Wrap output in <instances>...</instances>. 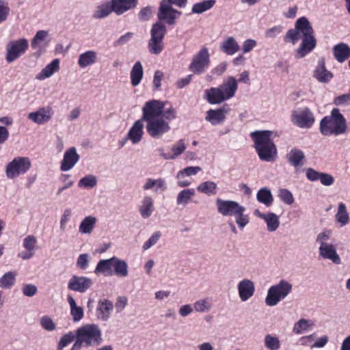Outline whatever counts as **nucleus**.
<instances>
[{
    "label": "nucleus",
    "mask_w": 350,
    "mask_h": 350,
    "mask_svg": "<svg viewBox=\"0 0 350 350\" xmlns=\"http://www.w3.org/2000/svg\"><path fill=\"white\" fill-rule=\"evenodd\" d=\"M229 112V109L221 107L217 109H210L206 112V120L213 125L222 123L226 114Z\"/></svg>",
    "instance_id": "nucleus-25"
},
{
    "label": "nucleus",
    "mask_w": 350,
    "mask_h": 350,
    "mask_svg": "<svg viewBox=\"0 0 350 350\" xmlns=\"http://www.w3.org/2000/svg\"><path fill=\"white\" fill-rule=\"evenodd\" d=\"M23 247L25 249L18 253V258L23 260H29L31 258L38 249V241L34 235H27L23 239Z\"/></svg>",
    "instance_id": "nucleus-17"
},
{
    "label": "nucleus",
    "mask_w": 350,
    "mask_h": 350,
    "mask_svg": "<svg viewBox=\"0 0 350 350\" xmlns=\"http://www.w3.org/2000/svg\"><path fill=\"white\" fill-rule=\"evenodd\" d=\"M16 271H10L5 273L0 278V287L5 289L11 288L16 283Z\"/></svg>",
    "instance_id": "nucleus-42"
},
{
    "label": "nucleus",
    "mask_w": 350,
    "mask_h": 350,
    "mask_svg": "<svg viewBox=\"0 0 350 350\" xmlns=\"http://www.w3.org/2000/svg\"><path fill=\"white\" fill-rule=\"evenodd\" d=\"M113 257L108 259H103L98 261L94 269L96 275L103 274L105 276L113 275Z\"/></svg>",
    "instance_id": "nucleus-34"
},
{
    "label": "nucleus",
    "mask_w": 350,
    "mask_h": 350,
    "mask_svg": "<svg viewBox=\"0 0 350 350\" xmlns=\"http://www.w3.org/2000/svg\"><path fill=\"white\" fill-rule=\"evenodd\" d=\"M180 14L181 12L174 9L167 0H161L157 14L160 23L164 22L167 25H174Z\"/></svg>",
    "instance_id": "nucleus-15"
},
{
    "label": "nucleus",
    "mask_w": 350,
    "mask_h": 350,
    "mask_svg": "<svg viewBox=\"0 0 350 350\" xmlns=\"http://www.w3.org/2000/svg\"><path fill=\"white\" fill-rule=\"evenodd\" d=\"M67 299L70 306V315L72 316L73 321H80L84 315L83 308L77 305L75 300L71 295H68Z\"/></svg>",
    "instance_id": "nucleus-40"
},
{
    "label": "nucleus",
    "mask_w": 350,
    "mask_h": 350,
    "mask_svg": "<svg viewBox=\"0 0 350 350\" xmlns=\"http://www.w3.org/2000/svg\"><path fill=\"white\" fill-rule=\"evenodd\" d=\"M10 11L8 3L5 0H0V24L7 20Z\"/></svg>",
    "instance_id": "nucleus-59"
},
{
    "label": "nucleus",
    "mask_w": 350,
    "mask_h": 350,
    "mask_svg": "<svg viewBox=\"0 0 350 350\" xmlns=\"http://www.w3.org/2000/svg\"><path fill=\"white\" fill-rule=\"evenodd\" d=\"M291 122L299 128L308 129L314 124V117L308 107L298 108L293 111Z\"/></svg>",
    "instance_id": "nucleus-14"
},
{
    "label": "nucleus",
    "mask_w": 350,
    "mask_h": 350,
    "mask_svg": "<svg viewBox=\"0 0 350 350\" xmlns=\"http://www.w3.org/2000/svg\"><path fill=\"white\" fill-rule=\"evenodd\" d=\"M278 197L284 204L291 205L294 202L292 193L287 189H280L278 191Z\"/></svg>",
    "instance_id": "nucleus-54"
},
{
    "label": "nucleus",
    "mask_w": 350,
    "mask_h": 350,
    "mask_svg": "<svg viewBox=\"0 0 350 350\" xmlns=\"http://www.w3.org/2000/svg\"><path fill=\"white\" fill-rule=\"evenodd\" d=\"M60 61L59 59H54L51 63L47 64L36 76V79L40 81L51 77L54 73L59 70Z\"/></svg>",
    "instance_id": "nucleus-29"
},
{
    "label": "nucleus",
    "mask_w": 350,
    "mask_h": 350,
    "mask_svg": "<svg viewBox=\"0 0 350 350\" xmlns=\"http://www.w3.org/2000/svg\"><path fill=\"white\" fill-rule=\"evenodd\" d=\"M334 104L337 106H347L350 105V92L336 96Z\"/></svg>",
    "instance_id": "nucleus-61"
},
{
    "label": "nucleus",
    "mask_w": 350,
    "mask_h": 350,
    "mask_svg": "<svg viewBox=\"0 0 350 350\" xmlns=\"http://www.w3.org/2000/svg\"><path fill=\"white\" fill-rule=\"evenodd\" d=\"M161 237L160 231L154 232L149 239L143 244L142 249L146 251L154 246Z\"/></svg>",
    "instance_id": "nucleus-55"
},
{
    "label": "nucleus",
    "mask_w": 350,
    "mask_h": 350,
    "mask_svg": "<svg viewBox=\"0 0 350 350\" xmlns=\"http://www.w3.org/2000/svg\"><path fill=\"white\" fill-rule=\"evenodd\" d=\"M286 158L291 165L297 167L304 165L303 161L305 159V154L302 150L298 148H293L287 154Z\"/></svg>",
    "instance_id": "nucleus-35"
},
{
    "label": "nucleus",
    "mask_w": 350,
    "mask_h": 350,
    "mask_svg": "<svg viewBox=\"0 0 350 350\" xmlns=\"http://www.w3.org/2000/svg\"><path fill=\"white\" fill-rule=\"evenodd\" d=\"M75 338L76 334H74L72 332H69L66 334L63 335L59 341L57 345V350H62L64 347H67L69 344H70Z\"/></svg>",
    "instance_id": "nucleus-53"
},
{
    "label": "nucleus",
    "mask_w": 350,
    "mask_h": 350,
    "mask_svg": "<svg viewBox=\"0 0 350 350\" xmlns=\"http://www.w3.org/2000/svg\"><path fill=\"white\" fill-rule=\"evenodd\" d=\"M292 291V284L286 280H281L269 288L265 303L269 307L275 306L286 298Z\"/></svg>",
    "instance_id": "nucleus-8"
},
{
    "label": "nucleus",
    "mask_w": 350,
    "mask_h": 350,
    "mask_svg": "<svg viewBox=\"0 0 350 350\" xmlns=\"http://www.w3.org/2000/svg\"><path fill=\"white\" fill-rule=\"evenodd\" d=\"M210 64V54L208 49L203 46L192 57L189 66V70L195 75L204 73Z\"/></svg>",
    "instance_id": "nucleus-12"
},
{
    "label": "nucleus",
    "mask_w": 350,
    "mask_h": 350,
    "mask_svg": "<svg viewBox=\"0 0 350 350\" xmlns=\"http://www.w3.org/2000/svg\"><path fill=\"white\" fill-rule=\"evenodd\" d=\"M256 199L259 202L265 204L267 207L271 206L273 202L271 192L267 187H263L258 190L256 194Z\"/></svg>",
    "instance_id": "nucleus-46"
},
{
    "label": "nucleus",
    "mask_w": 350,
    "mask_h": 350,
    "mask_svg": "<svg viewBox=\"0 0 350 350\" xmlns=\"http://www.w3.org/2000/svg\"><path fill=\"white\" fill-rule=\"evenodd\" d=\"M347 128L346 119L337 108L333 109L330 116L323 118L320 123V131L324 135H341Z\"/></svg>",
    "instance_id": "nucleus-6"
},
{
    "label": "nucleus",
    "mask_w": 350,
    "mask_h": 350,
    "mask_svg": "<svg viewBox=\"0 0 350 350\" xmlns=\"http://www.w3.org/2000/svg\"><path fill=\"white\" fill-rule=\"evenodd\" d=\"M332 231L325 230L319 232L316 238V243L319 245V255L324 260H329L336 265L341 263V258L336 246L329 243Z\"/></svg>",
    "instance_id": "nucleus-7"
},
{
    "label": "nucleus",
    "mask_w": 350,
    "mask_h": 350,
    "mask_svg": "<svg viewBox=\"0 0 350 350\" xmlns=\"http://www.w3.org/2000/svg\"><path fill=\"white\" fill-rule=\"evenodd\" d=\"M113 12V7L111 1L104 4L100 5L94 12L92 17L95 19H100L108 16Z\"/></svg>",
    "instance_id": "nucleus-45"
},
{
    "label": "nucleus",
    "mask_w": 350,
    "mask_h": 350,
    "mask_svg": "<svg viewBox=\"0 0 350 350\" xmlns=\"http://www.w3.org/2000/svg\"><path fill=\"white\" fill-rule=\"evenodd\" d=\"M212 308L211 299L208 297L197 300L193 304L194 310L197 312H206Z\"/></svg>",
    "instance_id": "nucleus-49"
},
{
    "label": "nucleus",
    "mask_w": 350,
    "mask_h": 350,
    "mask_svg": "<svg viewBox=\"0 0 350 350\" xmlns=\"http://www.w3.org/2000/svg\"><path fill=\"white\" fill-rule=\"evenodd\" d=\"M282 31V27L280 25L274 26L271 28L268 29L265 33V36L267 38H275L278 36Z\"/></svg>",
    "instance_id": "nucleus-64"
},
{
    "label": "nucleus",
    "mask_w": 350,
    "mask_h": 350,
    "mask_svg": "<svg viewBox=\"0 0 350 350\" xmlns=\"http://www.w3.org/2000/svg\"><path fill=\"white\" fill-rule=\"evenodd\" d=\"M285 39L293 44H295L299 40H301V43L295 53V57L298 59L305 57L317 46L313 27L305 16L297 20L295 28L286 32Z\"/></svg>",
    "instance_id": "nucleus-2"
},
{
    "label": "nucleus",
    "mask_w": 350,
    "mask_h": 350,
    "mask_svg": "<svg viewBox=\"0 0 350 350\" xmlns=\"http://www.w3.org/2000/svg\"><path fill=\"white\" fill-rule=\"evenodd\" d=\"M254 215L263 219L267 225V228L269 232H275L280 226V219L275 213L269 212L267 213H262L258 209L254 212Z\"/></svg>",
    "instance_id": "nucleus-23"
},
{
    "label": "nucleus",
    "mask_w": 350,
    "mask_h": 350,
    "mask_svg": "<svg viewBox=\"0 0 350 350\" xmlns=\"http://www.w3.org/2000/svg\"><path fill=\"white\" fill-rule=\"evenodd\" d=\"M237 89V80L234 77H228L219 87L206 90V98L211 105L220 104L234 97Z\"/></svg>",
    "instance_id": "nucleus-5"
},
{
    "label": "nucleus",
    "mask_w": 350,
    "mask_h": 350,
    "mask_svg": "<svg viewBox=\"0 0 350 350\" xmlns=\"http://www.w3.org/2000/svg\"><path fill=\"white\" fill-rule=\"evenodd\" d=\"M333 55L337 62L342 63L350 57V47L344 42L337 44L333 47Z\"/></svg>",
    "instance_id": "nucleus-30"
},
{
    "label": "nucleus",
    "mask_w": 350,
    "mask_h": 350,
    "mask_svg": "<svg viewBox=\"0 0 350 350\" xmlns=\"http://www.w3.org/2000/svg\"><path fill=\"white\" fill-rule=\"evenodd\" d=\"M215 205L218 213L222 216H234L235 221L240 228H243L248 224L249 217L245 214L246 208L237 201L217 198Z\"/></svg>",
    "instance_id": "nucleus-4"
},
{
    "label": "nucleus",
    "mask_w": 350,
    "mask_h": 350,
    "mask_svg": "<svg viewBox=\"0 0 350 350\" xmlns=\"http://www.w3.org/2000/svg\"><path fill=\"white\" fill-rule=\"evenodd\" d=\"M80 159L75 147H71L66 150L64 154L61 162L60 170L62 172H68L72 170Z\"/></svg>",
    "instance_id": "nucleus-19"
},
{
    "label": "nucleus",
    "mask_w": 350,
    "mask_h": 350,
    "mask_svg": "<svg viewBox=\"0 0 350 350\" xmlns=\"http://www.w3.org/2000/svg\"><path fill=\"white\" fill-rule=\"evenodd\" d=\"M202 170L199 166H189L178 172L176 174L177 179H183L185 176H191L197 174Z\"/></svg>",
    "instance_id": "nucleus-52"
},
{
    "label": "nucleus",
    "mask_w": 350,
    "mask_h": 350,
    "mask_svg": "<svg viewBox=\"0 0 350 350\" xmlns=\"http://www.w3.org/2000/svg\"><path fill=\"white\" fill-rule=\"evenodd\" d=\"M313 323L305 319H301L296 322L293 327V331L296 334H302L312 329Z\"/></svg>",
    "instance_id": "nucleus-47"
},
{
    "label": "nucleus",
    "mask_w": 350,
    "mask_h": 350,
    "mask_svg": "<svg viewBox=\"0 0 350 350\" xmlns=\"http://www.w3.org/2000/svg\"><path fill=\"white\" fill-rule=\"evenodd\" d=\"M97 185V178L94 175L89 174L78 182V187L80 188L90 189L94 187Z\"/></svg>",
    "instance_id": "nucleus-50"
},
{
    "label": "nucleus",
    "mask_w": 350,
    "mask_h": 350,
    "mask_svg": "<svg viewBox=\"0 0 350 350\" xmlns=\"http://www.w3.org/2000/svg\"><path fill=\"white\" fill-rule=\"evenodd\" d=\"M92 285L93 281L91 278L73 275L68 280V288L72 291L83 293L88 291Z\"/></svg>",
    "instance_id": "nucleus-16"
},
{
    "label": "nucleus",
    "mask_w": 350,
    "mask_h": 350,
    "mask_svg": "<svg viewBox=\"0 0 350 350\" xmlns=\"http://www.w3.org/2000/svg\"><path fill=\"white\" fill-rule=\"evenodd\" d=\"M70 176L69 174H62L60 176V180L62 182L65 183V185L59 187L57 189V195H60L63 191L71 187L73 185L74 182L73 180L69 179Z\"/></svg>",
    "instance_id": "nucleus-60"
},
{
    "label": "nucleus",
    "mask_w": 350,
    "mask_h": 350,
    "mask_svg": "<svg viewBox=\"0 0 350 350\" xmlns=\"http://www.w3.org/2000/svg\"><path fill=\"white\" fill-rule=\"evenodd\" d=\"M144 70L142 63L139 61L136 62L133 66L131 73V83L133 86H137L143 78Z\"/></svg>",
    "instance_id": "nucleus-38"
},
{
    "label": "nucleus",
    "mask_w": 350,
    "mask_h": 350,
    "mask_svg": "<svg viewBox=\"0 0 350 350\" xmlns=\"http://www.w3.org/2000/svg\"><path fill=\"white\" fill-rule=\"evenodd\" d=\"M216 3L215 0H204L193 5L191 12L193 14H201L213 8Z\"/></svg>",
    "instance_id": "nucleus-41"
},
{
    "label": "nucleus",
    "mask_w": 350,
    "mask_h": 350,
    "mask_svg": "<svg viewBox=\"0 0 350 350\" xmlns=\"http://www.w3.org/2000/svg\"><path fill=\"white\" fill-rule=\"evenodd\" d=\"M113 7V12L117 15H122L126 12L135 8L137 0H111Z\"/></svg>",
    "instance_id": "nucleus-28"
},
{
    "label": "nucleus",
    "mask_w": 350,
    "mask_h": 350,
    "mask_svg": "<svg viewBox=\"0 0 350 350\" xmlns=\"http://www.w3.org/2000/svg\"><path fill=\"white\" fill-rule=\"evenodd\" d=\"M145 191L152 190L155 193H161L167 189L165 180L162 178H146L142 187Z\"/></svg>",
    "instance_id": "nucleus-24"
},
{
    "label": "nucleus",
    "mask_w": 350,
    "mask_h": 350,
    "mask_svg": "<svg viewBox=\"0 0 350 350\" xmlns=\"http://www.w3.org/2000/svg\"><path fill=\"white\" fill-rule=\"evenodd\" d=\"M90 256L88 254H80L77 260L76 266L82 270H85L89 265Z\"/></svg>",
    "instance_id": "nucleus-58"
},
{
    "label": "nucleus",
    "mask_w": 350,
    "mask_h": 350,
    "mask_svg": "<svg viewBox=\"0 0 350 350\" xmlns=\"http://www.w3.org/2000/svg\"><path fill=\"white\" fill-rule=\"evenodd\" d=\"M196 195L193 189H185L180 191L176 197V204L183 206H187Z\"/></svg>",
    "instance_id": "nucleus-44"
},
{
    "label": "nucleus",
    "mask_w": 350,
    "mask_h": 350,
    "mask_svg": "<svg viewBox=\"0 0 350 350\" xmlns=\"http://www.w3.org/2000/svg\"><path fill=\"white\" fill-rule=\"evenodd\" d=\"M265 346L269 350H278L280 348V341L276 336L267 334L264 339Z\"/></svg>",
    "instance_id": "nucleus-51"
},
{
    "label": "nucleus",
    "mask_w": 350,
    "mask_h": 350,
    "mask_svg": "<svg viewBox=\"0 0 350 350\" xmlns=\"http://www.w3.org/2000/svg\"><path fill=\"white\" fill-rule=\"evenodd\" d=\"M167 103L152 99L143 106L142 119L137 120L129 129L126 140H131L133 144H138L144 135V124L146 122V131L153 138H159L170 130V122L176 118V111Z\"/></svg>",
    "instance_id": "nucleus-1"
},
{
    "label": "nucleus",
    "mask_w": 350,
    "mask_h": 350,
    "mask_svg": "<svg viewBox=\"0 0 350 350\" xmlns=\"http://www.w3.org/2000/svg\"><path fill=\"white\" fill-rule=\"evenodd\" d=\"M113 308V305L112 301L107 299L99 300L96 308L97 317L102 321H107L110 317Z\"/></svg>",
    "instance_id": "nucleus-27"
},
{
    "label": "nucleus",
    "mask_w": 350,
    "mask_h": 350,
    "mask_svg": "<svg viewBox=\"0 0 350 350\" xmlns=\"http://www.w3.org/2000/svg\"><path fill=\"white\" fill-rule=\"evenodd\" d=\"M72 216V210L69 208H66L62 216L59 221V228L62 231H65L66 229V225L68 222L70 221V217Z\"/></svg>",
    "instance_id": "nucleus-57"
},
{
    "label": "nucleus",
    "mask_w": 350,
    "mask_h": 350,
    "mask_svg": "<svg viewBox=\"0 0 350 350\" xmlns=\"http://www.w3.org/2000/svg\"><path fill=\"white\" fill-rule=\"evenodd\" d=\"M41 327L49 332L54 331L56 328L55 324L51 317L49 316H43L40 319Z\"/></svg>",
    "instance_id": "nucleus-56"
},
{
    "label": "nucleus",
    "mask_w": 350,
    "mask_h": 350,
    "mask_svg": "<svg viewBox=\"0 0 350 350\" xmlns=\"http://www.w3.org/2000/svg\"><path fill=\"white\" fill-rule=\"evenodd\" d=\"M31 167V162L29 157H16L6 165V176L9 179L15 178L26 174Z\"/></svg>",
    "instance_id": "nucleus-10"
},
{
    "label": "nucleus",
    "mask_w": 350,
    "mask_h": 350,
    "mask_svg": "<svg viewBox=\"0 0 350 350\" xmlns=\"http://www.w3.org/2000/svg\"><path fill=\"white\" fill-rule=\"evenodd\" d=\"M314 78L321 83H327L333 77L332 74L325 68L323 60L319 61L314 72Z\"/></svg>",
    "instance_id": "nucleus-33"
},
{
    "label": "nucleus",
    "mask_w": 350,
    "mask_h": 350,
    "mask_svg": "<svg viewBox=\"0 0 350 350\" xmlns=\"http://www.w3.org/2000/svg\"><path fill=\"white\" fill-rule=\"evenodd\" d=\"M220 49L228 55H233L239 51L240 46L235 39L230 36L221 44Z\"/></svg>",
    "instance_id": "nucleus-37"
},
{
    "label": "nucleus",
    "mask_w": 350,
    "mask_h": 350,
    "mask_svg": "<svg viewBox=\"0 0 350 350\" xmlns=\"http://www.w3.org/2000/svg\"><path fill=\"white\" fill-rule=\"evenodd\" d=\"M217 184L211 180L202 183L197 187L198 191L207 196H213L217 193Z\"/></svg>",
    "instance_id": "nucleus-48"
},
{
    "label": "nucleus",
    "mask_w": 350,
    "mask_h": 350,
    "mask_svg": "<svg viewBox=\"0 0 350 350\" xmlns=\"http://www.w3.org/2000/svg\"><path fill=\"white\" fill-rule=\"evenodd\" d=\"M53 112L50 107L39 108L28 114V118L34 123L41 125L47 123L52 118Z\"/></svg>",
    "instance_id": "nucleus-21"
},
{
    "label": "nucleus",
    "mask_w": 350,
    "mask_h": 350,
    "mask_svg": "<svg viewBox=\"0 0 350 350\" xmlns=\"http://www.w3.org/2000/svg\"><path fill=\"white\" fill-rule=\"evenodd\" d=\"M165 33L166 28L161 23L157 22L152 25L150 31L151 38L148 44L151 54L158 55L163 51V40Z\"/></svg>",
    "instance_id": "nucleus-11"
},
{
    "label": "nucleus",
    "mask_w": 350,
    "mask_h": 350,
    "mask_svg": "<svg viewBox=\"0 0 350 350\" xmlns=\"http://www.w3.org/2000/svg\"><path fill=\"white\" fill-rule=\"evenodd\" d=\"M97 222V218L92 215L84 217L79 226V232L83 234H90L93 231Z\"/></svg>",
    "instance_id": "nucleus-36"
},
{
    "label": "nucleus",
    "mask_w": 350,
    "mask_h": 350,
    "mask_svg": "<svg viewBox=\"0 0 350 350\" xmlns=\"http://www.w3.org/2000/svg\"><path fill=\"white\" fill-rule=\"evenodd\" d=\"M272 132L267 130L255 131L250 133L254 148L260 160L271 162L277 157V148L271 139Z\"/></svg>",
    "instance_id": "nucleus-3"
},
{
    "label": "nucleus",
    "mask_w": 350,
    "mask_h": 350,
    "mask_svg": "<svg viewBox=\"0 0 350 350\" xmlns=\"http://www.w3.org/2000/svg\"><path fill=\"white\" fill-rule=\"evenodd\" d=\"M187 146L183 139H179L170 147V152H165L163 148L158 150L161 157L166 160H174L181 155L186 150Z\"/></svg>",
    "instance_id": "nucleus-20"
},
{
    "label": "nucleus",
    "mask_w": 350,
    "mask_h": 350,
    "mask_svg": "<svg viewBox=\"0 0 350 350\" xmlns=\"http://www.w3.org/2000/svg\"><path fill=\"white\" fill-rule=\"evenodd\" d=\"M237 288L239 299L243 302L247 301L254 295L255 284L250 279H243L239 281Z\"/></svg>",
    "instance_id": "nucleus-18"
},
{
    "label": "nucleus",
    "mask_w": 350,
    "mask_h": 350,
    "mask_svg": "<svg viewBox=\"0 0 350 350\" xmlns=\"http://www.w3.org/2000/svg\"><path fill=\"white\" fill-rule=\"evenodd\" d=\"M113 275L119 278H126L129 275L127 262L116 256H113Z\"/></svg>",
    "instance_id": "nucleus-31"
},
{
    "label": "nucleus",
    "mask_w": 350,
    "mask_h": 350,
    "mask_svg": "<svg viewBox=\"0 0 350 350\" xmlns=\"http://www.w3.org/2000/svg\"><path fill=\"white\" fill-rule=\"evenodd\" d=\"M76 336H78L86 347L98 346L103 341L101 330L95 324H86L79 327L76 331Z\"/></svg>",
    "instance_id": "nucleus-9"
},
{
    "label": "nucleus",
    "mask_w": 350,
    "mask_h": 350,
    "mask_svg": "<svg viewBox=\"0 0 350 350\" xmlns=\"http://www.w3.org/2000/svg\"><path fill=\"white\" fill-rule=\"evenodd\" d=\"M29 48V42L26 38H20L10 41L6 46L5 60L12 63L25 54Z\"/></svg>",
    "instance_id": "nucleus-13"
},
{
    "label": "nucleus",
    "mask_w": 350,
    "mask_h": 350,
    "mask_svg": "<svg viewBox=\"0 0 350 350\" xmlns=\"http://www.w3.org/2000/svg\"><path fill=\"white\" fill-rule=\"evenodd\" d=\"M336 221L340 227L347 225L350 221L349 215L347 212L346 205L343 202H340L338 205L337 213L335 215Z\"/></svg>",
    "instance_id": "nucleus-39"
},
{
    "label": "nucleus",
    "mask_w": 350,
    "mask_h": 350,
    "mask_svg": "<svg viewBox=\"0 0 350 350\" xmlns=\"http://www.w3.org/2000/svg\"><path fill=\"white\" fill-rule=\"evenodd\" d=\"M23 293L27 297H33L38 291L36 286L32 284H26L22 288Z\"/></svg>",
    "instance_id": "nucleus-63"
},
{
    "label": "nucleus",
    "mask_w": 350,
    "mask_h": 350,
    "mask_svg": "<svg viewBox=\"0 0 350 350\" xmlns=\"http://www.w3.org/2000/svg\"><path fill=\"white\" fill-rule=\"evenodd\" d=\"M96 53L94 51H88L81 53L78 59V64L81 68H85L94 64L96 61Z\"/></svg>",
    "instance_id": "nucleus-43"
},
{
    "label": "nucleus",
    "mask_w": 350,
    "mask_h": 350,
    "mask_svg": "<svg viewBox=\"0 0 350 350\" xmlns=\"http://www.w3.org/2000/svg\"><path fill=\"white\" fill-rule=\"evenodd\" d=\"M154 201L151 196H146L143 198L139 207L140 215L144 219L149 218L154 212Z\"/></svg>",
    "instance_id": "nucleus-32"
},
{
    "label": "nucleus",
    "mask_w": 350,
    "mask_h": 350,
    "mask_svg": "<svg viewBox=\"0 0 350 350\" xmlns=\"http://www.w3.org/2000/svg\"><path fill=\"white\" fill-rule=\"evenodd\" d=\"M307 178L312 182L319 180L324 186H331L334 183V178L329 174L319 172L312 168H308L306 170Z\"/></svg>",
    "instance_id": "nucleus-22"
},
{
    "label": "nucleus",
    "mask_w": 350,
    "mask_h": 350,
    "mask_svg": "<svg viewBox=\"0 0 350 350\" xmlns=\"http://www.w3.org/2000/svg\"><path fill=\"white\" fill-rule=\"evenodd\" d=\"M49 32L45 30H40L36 32L31 42V46L33 49L40 53L44 51V49L46 46L49 40H47Z\"/></svg>",
    "instance_id": "nucleus-26"
},
{
    "label": "nucleus",
    "mask_w": 350,
    "mask_h": 350,
    "mask_svg": "<svg viewBox=\"0 0 350 350\" xmlns=\"http://www.w3.org/2000/svg\"><path fill=\"white\" fill-rule=\"evenodd\" d=\"M133 35L134 33L132 32H127L124 33L113 42V46H121L126 44L131 40V39L133 37Z\"/></svg>",
    "instance_id": "nucleus-62"
}]
</instances>
